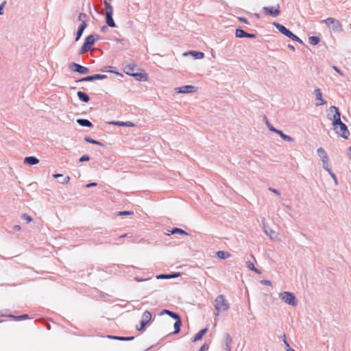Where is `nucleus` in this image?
Masks as SVG:
<instances>
[{
    "label": "nucleus",
    "mask_w": 351,
    "mask_h": 351,
    "mask_svg": "<svg viewBox=\"0 0 351 351\" xmlns=\"http://www.w3.org/2000/svg\"><path fill=\"white\" fill-rule=\"evenodd\" d=\"M330 111L331 112H335L332 117V126L334 130L338 136L343 138H348L350 135V132L346 124L341 121V114L338 108L334 106H330Z\"/></svg>",
    "instance_id": "obj_1"
},
{
    "label": "nucleus",
    "mask_w": 351,
    "mask_h": 351,
    "mask_svg": "<svg viewBox=\"0 0 351 351\" xmlns=\"http://www.w3.org/2000/svg\"><path fill=\"white\" fill-rule=\"evenodd\" d=\"M215 309L217 311L216 315H218L219 313L226 311L230 308V305L227 300L223 295H218L214 301Z\"/></svg>",
    "instance_id": "obj_2"
},
{
    "label": "nucleus",
    "mask_w": 351,
    "mask_h": 351,
    "mask_svg": "<svg viewBox=\"0 0 351 351\" xmlns=\"http://www.w3.org/2000/svg\"><path fill=\"white\" fill-rule=\"evenodd\" d=\"M136 69V65L135 64L130 63L124 66L123 71L125 74L133 76L138 80H146L147 78V74L145 73H135Z\"/></svg>",
    "instance_id": "obj_3"
},
{
    "label": "nucleus",
    "mask_w": 351,
    "mask_h": 351,
    "mask_svg": "<svg viewBox=\"0 0 351 351\" xmlns=\"http://www.w3.org/2000/svg\"><path fill=\"white\" fill-rule=\"evenodd\" d=\"M280 299L287 304L292 306L293 307L298 305V300L295 295L290 291H284L279 293Z\"/></svg>",
    "instance_id": "obj_4"
},
{
    "label": "nucleus",
    "mask_w": 351,
    "mask_h": 351,
    "mask_svg": "<svg viewBox=\"0 0 351 351\" xmlns=\"http://www.w3.org/2000/svg\"><path fill=\"white\" fill-rule=\"evenodd\" d=\"M273 25L280 33H282L287 37L291 38V40H293L294 41H297L299 43H302V40L299 37H298L296 35L293 34L291 31L287 29L282 25H281L278 23H274Z\"/></svg>",
    "instance_id": "obj_5"
},
{
    "label": "nucleus",
    "mask_w": 351,
    "mask_h": 351,
    "mask_svg": "<svg viewBox=\"0 0 351 351\" xmlns=\"http://www.w3.org/2000/svg\"><path fill=\"white\" fill-rule=\"evenodd\" d=\"M99 38L97 35H90L86 38L85 41L80 49L81 54L88 51L91 46L94 45L95 40Z\"/></svg>",
    "instance_id": "obj_6"
},
{
    "label": "nucleus",
    "mask_w": 351,
    "mask_h": 351,
    "mask_svg": "<svg viewBox=\"0 0 351 351\" xmlns=\"http://www.w3.org/2000/svg\"><path fill=\"white\" fill-rule=\"evenodd\" d=\"M323 22L328 25H331L332 29L335 32H339L342 31V26L340 22L334 18H328L326 20L323 21Z\"/></svg>",
    "instance_id": "obj_7"
},
{
    "label": "nucleus",
    "mask_w": 351,
    "mask_h": 351,
    "mask_svg": "<svg viewBox=\"0 0 351 351\" xmlns=\"http://www.w3.org/2000/svg\"><path fill=\"white\" fill-rule=\"evenodd\" d=\"M197 88L193 85H186L181 87L175 88L174 91L176 93H193L197 92Z\"/></svg>",
    "instance_id": "obj_8"
},
{
    "label": "nucleus",
    "mask_w": 351,
    "mask_h": 351,
    "mask_svg": "<svg viewBox=\"0 0 351 351\" xmlns=\"http://www.w3.org/2000/svg\"><path fill=\"white\" fill-rule=\"evenodd\" d=\"M69 68L77 72L80 74H86L89 72V69L87 67H85L84 66H81L77 63L72 62L69 64Z\"/></svg>",
    "instance_id": "obj_9"
},
{
    "label": "nucleus",
    "mask_w": 351,
    "mask_h": 351,
    "mask_svg": "<svg viewBox=\"0 0 351 351\" xmlns=\"http://www.w3.org/2000/svg\"><path fill=\"white\" fill-rule=\"evenodd\" d=\"M263 11L265 14L276 17L280 13V6L279 5H276L274 7H264Z\"/></svg>",
    "instance_id": "obj_10"
},
{
    "label": "nucleus",
    "mask_w": 351,
    "mask_h": 351,
    "mask_svg": "<svg viewBox=\"0 0 351 351\" xmlns=\"http://www.w3.org/2000/svg\"><path fill=\"white\" fill-rule=\"evenodd\" d=\"M313 94L315 97V105L317 106L324 105L326 103V101L322 97V93L319 88H316L314 90Z\"/></svg>",
    "instance_id": "obj_11"
},
{
    "label": "nucleus",
    "mask_w": 351,
    "mask_h": 351,
    "mask_svg": "<svg viewBox=\"0 0 351 351\" xmlns=\"http://www.w3.org/2000/svg\"><path fill=\"white\" fill-rule=\"evenodd\" d=\"M232 342V339L231 337V336L228 334V333H226L224 335V341H223V348L226 350V351H231V343Z\"/></svg>",
    "instance_id": "obj_12"
},
{
    "label": "nucleus",
    "mask_w": 351,
    "mask_h": 351,
    "mask_svg": "<svg viewBox=\"0 0 351 351\" xmlns=\"http://www.w3.org/2000/svg\"><path fill=\"white\" fill-rule=\"evenodd\" d=\"M188 55H191L195 59H202L204 57V53L200 51H190L189 52L184 53L183 56H186Z\"/></svg>",
    "instance_id": "obj_13"
},
{
    "label": "nucleus",
    "mask_w": 351,
    "mask_h": 351,
    "mask_svg": "<svg viewBox=\"0 0 351 351\" xmlns=\"http://www.w3.org/2000/svg\"><path fill=\"white\" fill-rule=\"evenodd\" d=\"M317 154L318 156L320 158L322 161L329 160L328 154L324 148H322V147L318 148L317 150Z\"/></svg>",
    "instance_id": "obj_14"
},
{
    "label": "nucleus",
    "mask_w": 351,
    "mask_h": 351,
    "mask_svg": "<svg viewBox=\"0 0 351 351\" xmlns=\"http://www.w3.org/2000/svg\"><path fill=\"white\" fill-rule=\"evenodd\" d=\"M263 231L271 239H274L276 238V232L268 226H263Z\"/></svg>",
    "instance_id": "obj_15"
},
{
    "label": "nucleus",
    "mask_w": 351,
    "mask_h": 351,
    "mask_svg": "<svg viewBox=\"0 0 351 351\" xmlns=\"http://www.w3.org/2000/svg\"><path fill=\"white\" fill-rule=\"evenodd\" d=\"M24 162L28 165H34L39 162V160L34 156H27L25 158Z\"/></svg>",
    "instance_id": "obj_16"
},
{
    "label": "nucleus",
    "mask_w": 351,
    "mask_h": 351,
    "mask_svg": "<svg viewBox=\"0 0 351 351\" xmlns=\"http://www.w3.org/2000/svg\"><path fill=\"white\" fill-rule=\"evenodd\" d=\"M106 22L109 27H115V23L112 19V14L106 13Z\"/></svg>",
    "instance_id": "obj_17"
},
{
    "label": "nucleus",
    "mask_w": 351,
    "mask_h": 351,
    "mask_svg": "<svg viewBox=\"0 0 351 351\" xmlns=\"http://www.w3.org/2000/svg\"><path fill=\"white\" fill-rule=\"evenodd\" d=\"M77 19H78V21L81 22L80 25H84L85 27H87V26H88V24H87L88 16L85 13H82V12L80 13L78 15Z\"/></svg>",
    "instance_id": "obj_18"
},
{
    "label": "nucleus",
    "mask_w": 351,
    "mask_h": 351,
    "mask_svg": "<svg viewBox=\"0 0 351 351\" xmlns=\"http://www.w3.org/2000/svg\"><path fill=\"white\" fill-rule=\"evenodd\" d=\"M180 276V273H174L172 274H160L156 276L157 279H171L173 278L178 277Z\"/></svg>",
    "instance_id": "obj_19"
},
{
    "label": "nucleus",
    "mask_w": 351,
    "mask_h": 351,
    "mask_svg": "<svg viewBox=\"0 0 351 351\" xmlns=\"http://www.w3.org/2000/svg\"><path fill=\"white\" fill-rule=\"evenodd\" d=\"M110 124L117 125V126H125V127H132L134 126V123L130 121H112L110 123Z\"/></svg>",
    "instance_id": "obj_20"
},
{
    "label": "nucleus",
    "mask_w": 351,
    "mask_h": 351,
    "mask_svg": "<svg viewBox=\"0 0 351 351\" xmlns=\"http://www.w3.org/2000/svg\"><path fill=\"white\" fill-rule=\"evenodd\" d=\"M208 331V328H205L202 330H201L199 332H198L195 337H193V341H197L200 339H202L204 335Z\"/></svg>",
    "instance_id": "obj_21"
},
{
    "label": "nucleus",
    "mask_w": 351,
    "mask_h": 351,
    "mask_svg": "<svg viewBox=\"0 0 351 351\" xmlns=\"http://www.w3.org/2000/svg\"><path fill=\"white\" fill-rule=\"evenodd\" d=\"M77 95L79 99L84 102H88L90 100L89 96L84 92L78 91Z\"/></svg>",
    "instance_id": "obj_22"
},
{
    "label": "nucleus",
    "mask_w": 351,
    "mask_h": 351,
    "mask_svg": "<svg viewBox=\"0 0 351 351\" xmlns=\"http://www.w3.org/2000/svg\"><path fill=\"white\" fill-rule=\"evenodd\" d=\"M77 123L83 127H92V123L88 119H79L77 120Z\"/></svg>",
    "instance_id": "obj_23"
},
{
    "label": "nucleus",
    "mask_w": 351,
    "mask_h": 351,
    "mask_svg": "<svg viewBox=\"0 0 351 351\" xmlns=\"http://www.w3.org/2000/svg\"><path fill=\"white\" fill-rule=\"evenodd\" d=\"M108 338L112 339H117L120 341H131L134 339V337H118V336H108Z\"/></svg>",
    "instance_id": "obj_24"
},
{
    "label": "nucleus",
    "mask_w": 351,
    "mask_h": 351,
    "mask_svg": "<svg viewBox=\"0 0 351 351\" xmlns=\"http://www.w3.org/2000/svg\"><path fill=\"white\" fill-rule=\"evenodd\" d=\"M217 257H219V258H221V259H226L228 258H229L230 256V254L227 252H224V251H218L217 252Z\"/></svg>",
    "instance_id": "obj_25"
},
{
    "label": "nucleus",
    "mask_w": 351,
    "mask_h": 351,
    "mask_svg": "<svg viewBox=\"0 0 351 351\" xmlns=\"http://www.w3.org/2000/svg\"><path fill=\"white\" fill-rule=\"evenodd\" d=\"M246 264H247V267L250 270H252V271H253L256 272V274H261V271L259 269H256V268L254 267V264H253L252 262H250V261H247V262L246 263Z\"/></svg>",
    "instance_id": "obj_26"
},
{
    "label": "nucleus",
    "mask_w": 351,
    "mask_h": 351,
    "mask_svg": "<svg viewBox=\"0 0 351 351\" xmlns=\"http://www.w3.org/2000/svg\"><path fill=\"white\" fill-rule=\"evenodd\" d=\"M86 27H85V25H80L79 26V28H78V30L77 32V34H76V38H75V40L77 41L80 40V38H81L82 34H83V32L84 30L86 29Z\"/></svg>",
    "instance_id": "obj_27"
},
{
    "label": "nucleus",
    "mask_w": 351,
    "mask_h": 351,
    "mask_svg": "<svg viewBox=\"0 0 351 351\" xmlns=\"http://www.w3.org/2000/svg\"><path fill=\"white\" fill-rule=\"evenodd\" d=\"M152 319V314L149 311H145L143 314L142 319L149 323Z\"/></svg>",
    "instance_id": "obj_28"
},
{
    "label": "nucleus",
    "mask_w": 351,
    "mask_h": 351,
    "mask_svg": "<svg viewBox=\"0 0 351 351\" xmlns=\"http://www.w3.org/2000/svg\"><path fill=\"white\" fill-rule=\"evenodd\" d=\"M182 324L181 319H177L176 322L174 323V328L175 331L174 333H178L180 330V326Z\"/></svg>",
    "instance_id": "obj_29"
},
{
    "label": "nucleus",
    "mask_w": 351,
    "mask_h": 351,
    "mask_svg": "<svg viewBox=\"0 0 351 351\" xmlns=\"http://www.w3.org/2000/svg\"><path fill=\"white\" fill-rule=\"evenodd\" d=\"M235 35L237 38H245L246 36V32L241 29H237Z\"/></svg>",
    "instance_id": "obj_30"
},
{
    "label": "nucleus",
    "mask_w": 351,
    "mask_h": 351,
    "mask_svg": "<svg viewBox=\"0 0 351 351\" xmlns=\"http://www.w3.org/2000/svg\"><path fill=\"white\" fill-rule=\"evenodd\" d=\"M106 9L107 10L106 13L113 14V8L110 3L107 1H104Z\"/></svg>",
    "instance_id": "obj_31"
},
{
    "label": "nucleus",
    "mask_w": 351,
    "mask_h": 351,
    "mask_svg": "<svg viewBox=\"0 0 351 351\" xmlns=\"http://www.w3.org/2000/svg\"><path fill=\"white\" fill-rule=\"evenodd\" d=\"M320 41V39L318 36H311L309 38V43L313 45H317Z\"/></svg>",
    "instance_id": "obj_32"
},
{
    "label": "nucleus",
    "mask_w": 351,
    "mask_h": 351,
    "mask_svg": "<svg viewBox=\"0 0 351 351\" xmlns=\"http://www.w3.org/2000/svg\"><path fill=\"white\" fill-rule=\"evenodd\" d=\"M171 232L173 234H185V235L188 234V233L186 231H184L180 228H176L173 229Z\"/></svg>",
    "instance_id": "obj_33"
},
{
    "label": "nucleus",
    "mask_w": 351,
    "mask_h": 351,
    "mask_svg": "<svg viewBox=\"0 0 351 351\" xmlns=\"http://www.w3.org/2000/svg\"><path fill=\"white\" fill-rule=\"evenodd\" d=\"M85 141L91 144L101 145V143L100 142L93 140V139L90 138V137H86Z\"/></svg>",
    "instance_id": "obj_34"
},
{
    "label": "nucleus",
    "mask_w": 351,
    "mask_h": 351,
    "mask_svg": "<svg viewBox=\"0 0 351 351\" xmlns=\"http://www.w3.org/2000/svg\"><path fill=\"white\" fill-rule=\"evenodd\" d=\"M322 162V167H323L324 169L328 172H330L331 171V169L329 168V164H328L329 160H324Z\"/></svg>",
    "instance_id": "obj_35"
},
{
    "label": "nucleus",
    "mask_w": 351,
    "mask_h": 351,
    "mask_svg": "<svg viewBox=\"0 0 351 351\" xmlns=\"http://www.w3.org/2000/svg\"><path fill=\"white\" fill-rule=\"evenodd\" d=\"M93 80H95V75L85 77L82 78L80 81L90 82V81H93Z\"/></svg>",
    "instance_id": "obj_36"
},
{
    "label": "nucleus",
    "mask_w": 351,
    "mask_h": 351,
    "mask_svg": "<svg viewBox=\"0 0 351 351\" xmlns=\"http://www.w3.org/2000/svg\"><path fill=\"white\" fill-rule=\"evenodd\" d=\"M282 138L285 141H287V142H289V143H291L293 141V138H291L290 136H288L287 134H284L283 136L282 135Z\"/></svg>",
    "instance_id": "obj_37"
},
{
    "label": "nucleus",
    "mask_w": 351,
    "mask_h": 351,
    "mask_svg": "<svg viewBox=\"0 0 351 351\" xmlns=\"http://www.w3.org/2000/svg\"><path fill=\"white\" fill-rule=\"evenodd\" d=\"M328 173L331 176L332 180H334V182H335V185H337L338 184V181H337V177L335 176V174L332 171L328 172Z\"/></svg>",
    "instance_id": "obj_38"
},
{
    "label": "nucleus",
    "mask_w": 351,
    "mask_h": 351,
    "mask_svg": "<svg viewBox=\"0 0 351 351\" xmlns=\"http://www.w3.org/2000/svg\"><path fill=\"white\" fill-rule=\"evenodd\" d=\"M169 315L171 317H172V318H173L174 319H176V320L180 319V317L179 316V315H178V314H177V313H173V312H172V311H171V313H169Z\"/></svg>",
    "instance_id": "obj_39"
},
{
    "label": "nucleus",
    "mask_w": 351,
    "mask_h": 351,
    "mask_svg": "<svg viewBox=\"0 0 351 351\" xmlns=\"http://www.w3.org/2000/svg\"><path fill=\"white\" fill-rule=\"evenodd\" d=\"M22 217H23V219L26 220L27 222H28V223H29V222H31L32 221V217H30L29 215H28L27 214H23Z\"/></svg>",
    "instance_id": "obj_40"
},
{
    "label": "nucleus",
    "mask_w": 351,
    "mask_h": 351,
    "mask_svg": "<svg viewBox=\"0 0 351 351\" xmlns=\"http://www.w3.org/2000/svg\"><path fill=\"white\" fill-rule=\"evenodd\" d=\"M148 324V322H145L144 320H141V327L140 328H137V330H143L144 327Z\"/></svg>",
    "instance_id": "obj_41"
},
{
    "label": "nucleus",
    "mask_w": 351,
    "mask_h": 351,
    "mask_svg": "<svg viewBox=\"0 0 351 351\" xmlns=\"http://www.w3.org/2000/svg\"><path fill=\"white\" fill-rule=\"evenodd\" d=\"M132 214V211H120L118 213V215H130Z\"/></svg>",
    "instance_id": "obj_42"
},
{
    "label": "nucleus",
    "mask_w": 351,
    "mask_h": 351,
    "mask_svg": "<svg viewBox=\"0 0 351 351\" xmlns=\"http://www.w3.org/2000/svg\"><path fill=\"white\" fill-rule=\"evenodd\" d=\"M106 77V75H101V74H95V80H103V79H105Z\"/></svg>",
    "instance_id": "obj_43"
},
{
    "label": "nucleus",
    "mask_w": 351,
    "mask_h": 351,
    "mask_svg": "<svg viewBox=\"0 0 351 351\" xmlns=\"http://www.w3.org/2000/svg\"><path fill=\"white\" fill-rule=\"evenodd\" d=\"M261 283L267 286H271V282L269 280H263L261 281Z\"/></svg>",
    "instance_id": "obj_44"
},
{
    "label": "nucleus",
    "mask_w": 351,
    "mask_h": 351,
    "mask_svg": "<svg viewBox=\"0 0 351 351\" xmlns=\"http://www.w3.org/2000/svg\"><path fill=\"white\" fill-rule=\"evenodd\" d=\"M89 160V156L88 155H83L82 156H81V158H80V162H84V161H88Z\"/></svg>",
    "instance_id": "obj_45"
},
{
    "label": "nucleus",
    "mask_w": 351,
    "mask_h": 351,
    "mask_svg": "<svg viewBox=\"0 0 351 351\" xmlns=\"http://www.w3.org/2000/svg\"><path fill=\"white\" fill-rule=\"evenodd\" d=\"M267 127L270 131H272L274 132H276L277 129H276L274 127H273L269 123L267 122Z\"/></svg>",
    "instance_id": "obj_46"
},
{
    "label": "nucleus",
    "mask_w": 351,
    "mask_h": 351,
    "mask_svg": "<svg viewBox=\"0 0 351 351\" xmlns=\"http://www.w3.org/2000/svg\"><path fill=\"white\" fill-rule=\"evenodd\" d=\"M149 278H139V277H135L134 278V280L136 281V282H144V281H146V280H148Z\"/></svg>",
    "instance_id": "obj_47"
},
{
    "label": "nucleus",
    "mask_w": 351,
    "mask_h": 351,
    "mask_svg": "<svg viewBox=\"0 0 351 351\" xmlns=\"http://www.w3.org/2000/svg\"><path fill=\"white\" fill-rule=\"evenodd\" d=\"M269 190L273 193H274L275 194H276L277 195H280V193L278 190L277 189H275L274 188H269Z\"/></svg>",
    "instance_id": "obj_48"
},
{
    "label": "nucleus",
    "mask_w": 351,
    "mask_h": 351,
    "mask_svg": "<svg viewBox=\"0 0 351 351\" xmlns=\"http://www.w3.org/2000/svg\"><path fill=\"white\" fill-rule=\"evenodd\" d=\"M333 114H335V112H331L330 111V108H329L328 109V114H327L328 119H330V120H332Z\"/></svg>",
    "instance_id": "obj_49"
},
{
    "label": "nucleus",
    "mask_w": 351,
    "mask_h": 351,
    "mask_svg": "<svg viewBox=\"0 0 351 351\" xmlns=\"http://www.w3.org/2000/svg\"><path fill=\"white\" fill-rule=\"evenodd\" d=\"M245 38H256V35L254 34H249L246 32V36Z\"/></svg>",
    "instance_id": "obj_50"
},
{
    "label": "nucleus",
    "mask_w": 351,
    "mask_h": 351,
    "mask_svg": "<svg viewBox=\"0 0 351 351\" xmlns=\"http://www.w3.org/2000/svg\"><path fill=\"white\" fill-rule=\"evenodd\" d=\"M70 180V178L69 176H66L63 181L61 182L62 184H67Z\"/></svg>",
    "instance_id": "obj_51"
},
{
    "label": "nucleus",
    "mask_w": 351,
    "mask_h": 351,
    "mask_svg": "<svg viewBox=\"0 0 351 351\" xmlns=\"http://www.w3.org/2000/svg\"><path fill=\"white\" fill-rule=\"evenodd\" d=\"M5 2H3L1 5H0V15L1 14H3V8L5 7Z\"/></svg>",
    "instance_id": "obj_52"
},
{
    "label": "nucleus",
    "mask_w": 351,
    "mask_h": 351,
    "mask_svg": "<svg viewBox=\"0 0 351 351\" xmlns=\"http://www.w3.org/2000/svg\"><path fill=\"white\" fill-rule=\"evenodd\" d=\"M96 185H97L96 182H91V183L87 184L86 185V188H90V187H93V186H95Z\"/></svg>",
    "instance_id": "obj_53"
},
{
    "label": "nucleus",
    "mask_w": 351,
    "mask_h": 351,
    "mask_svg": "<svg viewBox=\"0 0 351 351\" xmlns=\"http://www.w3.org/2000/svg\"><path fill=\"white\" fill-rule=\"evenodd\" d=\"M28 317V315H21V316H19L16 317V319H26Z\"/></svg>",
    "instance_id": "obj_54"
},
{
    "label": "nucleus",
    "mask_w": 351,
    "mask_h": 351,
    "mask_svg": "<svg viewBox=\"0 0 351 351\" xmlns=\"http://www.w3.org/2000/svg\"><path fill=\"white\" fill-rule=\"evenodd\" d=\"M208 346L206 344H204L200 348L199 351H204L205 349L208 348Z\"/></svg>",
    "instance_id": "obj_55"
},
{
    "label": "nucleus",
    "mask_w": 351,
    "mask_h": 351,
    "mask_svg": "<svg viewBox=\"0 0 351 351\" xmlns=\"http://www.w3.org/2000/svg\"><path fill=\"white\" fill-rule=\"evenodd\" d=\"M332 69L336 71L340 75H343V73L341 72V71L336 66H332Z\"/></svg>",
    "instance_id": "obj_56"
},
{
    "label": "nucleus",
    "mask_w": 351,
    "mask_h": 351,
    "mask_svg": "<svg viewBox=\"0 0 351 351\" xmlns=\"http://www.w3.org/2000/svg\"><path fill=\"white\" fill-rule=\"evenodd\" d=\"M171 311H169V310H163L161 313H160V315H164V314H166V315H169V313H170Z\"/></svg>",
    "instance_id": "obj_57"
},
{
    "label": "nucleus",
    "mask_w": 351,
    "mask_h": 351,
    "mask_svg": "<svg viewBox=\"0 0 351 351\" xmlns=\"http://www.w3.org/2000/svg\"><path fill=\"white\" fill-rule=\"evenodd\" d=\"M239 20L241 21V22H243V23H247V21L245 18H243V17H239Z\"/></svg>",
    "instance_id": "obj_58"
},
{
    "label": "nucleus",
    "mask_w": 351,
    "mask_h": 351,
    "mask_svg": "<svg viewBox=\"0 0 351 351\" xmlns=\"http://www.w3.org/2000/svg\"><path fill=\"white\" fill-rule=\"evenodd\" d=\"M275 133L278 134L281 138H282V135L283 136L285 134L282 132V131H281L280 130H277Z\"/></svg>",
    "instance_id": "obj_59"
},
{
    "label": "nucleus",
    "mask_w": 351,
    "mask_h": 351,
    "mask_svg": "<svg viewBox=\"0 0 351 351\" xmlns=\"http://www.w3.org/2000/svg\"><path fill=\"white\" fill-rule=\"evenodd\" d=\"M284 343L287 348H290V346L286 339H284Z\"/></svg>",
    "instance_id": "obj_60"
},
{
    "label": "nucleus",
    "mask_w": 351,
    "mask_h": 351,
    "mask_svg": "<svg viewBox=\"0 0 351 351\" xmlns=\"http://www.w3.org/2000/svg\"><path fill=\"white\" fill-rule=\"evenodd\" d=\"M14 229L15 230H19L21 229V227L19 225H16V226H14Z\"/></svg>",
    "instance_id": "obj_61"
},
{
    "label": "nucleus",
    "mask_w": 351,
    "mask_h": 351,
    "mask_svg": "<svg viewBox=\"0 0 351 351\" xmlns=\"http://www.w3.org/2000/svg\"><path fill=\"white\" fill-rule=\"evenodd\" d=\"M288 47L292 51L295 50V47L293 45H289Z\"/></svg>",
    "instance_id": "obj_62"
},
{
    "label": "nucleus",
    "mask_w": 351,
    "mask_h": 351,
    "mask_svg": "<svg viewBox=\"0 0 351 351\" xmlns=\"http://www.w3.org/2000/svg\"><path fill=\"white\" fill-rule=\"evenodd\" d=\"M62 174H59V173H57V174H54L53 175V177L54 178H59V177H62Z\"/></svg>",
    "instance_id": "obj_63"
},
{
    "label": "nucleus",
    "mask_w": 351,
    "mask_h": 351,
    "mask_svg": "<svg viewBox=\"0 0 351 351\" xmlns=\"http://www.w3.org/2000/svg\"><path fill=\"white\" fill-rule=\"evenodd\" d=\"M350 158L351 159V146L349 148Z\"/></svg>",
    "instance_id": "obj_64"
}]
</instances>
